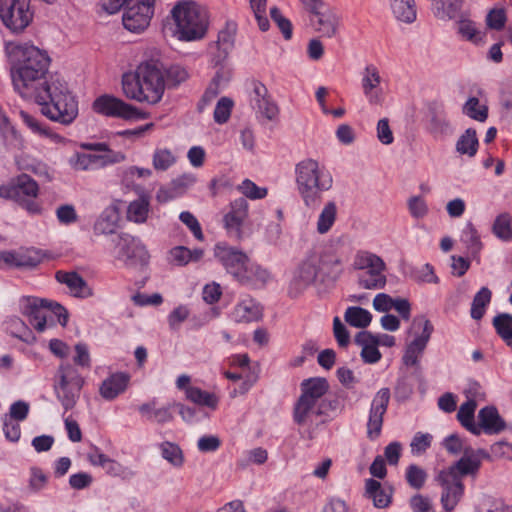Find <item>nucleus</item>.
Listing matches in <instances>:
<instances>
[{"label": "nucleus", "instance_id": "c9c22d12", "mask_svg": "<svg viewBox=\"0 0 512 512\" xmlns=\"http://www.w3.org/2000/svg\"><path fill=\"white\" fill-rule=\"evenodd\" d=\"M365 495L373 501L375 507L386 508L391 503L392 489L390 487H383L377 480L367 479L365 482Z\"/></svg>", "mask_w": 512, "mask_h": 512}, {"label": "nucleus", "instance_id": "f8f14e48", "mask_svg": "<svg viewBox=\"0 0 512 512\" xmlns=\"http://www.w3.org/2000/svg\"><path fill=\"white\" fill-rule=\"evenodd\" d=\"M92 108L97 114L126 121L147 119L149 114L110 94L97 97Z\"/></svg>", "mask_w": 512, "mask_h": 512}, {"label": "nucleus", "instance_id": "c756f323", "mask_svg": "<svg viewBox=\"0 0 512 512\" xmlns=\"http://www.w3.org/2000/svg\"><path fill=\"white\" fill-rule=\"evenodd\" d=\"M252 103L257 112L268 120H273L278 115L276 103L267 95V88L261 83L254 85Z\"/></svg>", "mask_w": 512, "mask_h": 512}, {"label": "nucleus", "instance_id": "de8ad7c7", "mask_svg": "<svg viewBox=\"0 0 512 512\" xmlns=\"http://www.w3.org/2000/svg\"><path fill=\"white\" fill-rule=\"evenodd\" d=\"M463 0H437L435 16L439 19H453L461 10Z\"/></svg>", "mask_w": 512, "mask_h": 512}, {"label": "nucleus", "instance_id": "20e7f679", "mask_svg": "<svg viewBox=\"0 0 512 512\" xmlns=\"http://www.w3.org/2000/svg\"><path fill=\"white\" fill-rule=\"evenodd\" d=\"M295 181L304 205L311 210L320 206L323 194L333 185L331 173L313 159H305L296 165Z\"/></svg>", "mask_w": 512, "mask_h": 512}, {"label": "nucleus", "instance_id": "79ce46f5", "mask_svg": "<svg viewBox=\"0 0 512 512\" xmlns=\"http://www.w3.org/2000/svg\"><path fill=\"white\" fill-rule=\"evenodd\" d=\"M477 404L475 400H468L463 403L457 413V419L461 425L474 435L478 432L477 423L475 422L474 414Z\"/></svg>", "mask_w": 512, "mask_h": 512}, {"label": "nucleus", "instance_id": "49530a36", "mask_svg": "<svg viewBox=\"0 0 512 512\" xmlns=\"http://www.w3.org/2000/svg\"><path fill=\"white\" fill-rule=\"evenodd\" d=\"M337 215V207L334 202H328L322 211L320 212L317 219V232L319 234L327 233L333 226Z\"/></svg>", "mask_w": 512, "mask_h": 512}, {"label": "nucleus", "instance_id": "5fc2aeb1", "mask_svg": "<svg viewBox=\"0 0 512 512\" xmlns=\"http://www.w3.org/2000/svg\"><path fill=\"white\" fill-rule=\"evenodd\" d=\"M234 103L233 101L228 97H222L218 100L216 107L214 109V121L217 124H224L226 123L230 116L233 109Z\"/></svg>", "mask_w": 512, "mask_h": 512}, {"label": "nucleus", "instance_id": "ddd939ff", "mask_svg": "<svg viewBox=\"0 0 512 512\" xmlns=\"http://www.w3.org/2000/svg\"><path fill=\"white\" fill-rule=\"evenodd\" d=\"M0 19L10 31L22 32L33 19L30 0H0Z\"/></svg>", "mask_w": 512, "mask_h": 512}, {"label": "nucleus", "instance_id": "72a5a7b5", "mask_svg": "<svg viewBox=\"0 0 512 512\" xmlns=\"http://www.w3.org/2000/svg\"><path fill=\"white\" fill-rule=\"evenodd\" d=\"M262 316V308L251 297L241 299L232 311V318L236 322H253Z\"/></svg>", "mask_w": 512, "mask_h": 512}, {"label": "nucleus", "instance_id": "9b49d317", "mask_svg": "<svg viewBox=\"0 0 512 512\" xmlns=\"http://www.w3.org/2000/svg\"><path fill=\"white\" fill-rule=\"evenodd\" d=\"M83 385L84 378L72 364L66 362L59 366L55 375L54 392L65 412L74 408Z\"/></svg>", "mask_w": 512, "mask_h": 512}, {"label": "nucleus", "instance_id": "39448f33", "mask_svg": "<svg viewBox=\"0 0 512 512\" xmlns=\"http://www.w3.org/2000/svg\"><path fill=\"white\" fill-rule=\"evenodd\" d=\"M170 15L176 26L177 38L181 41L202 39L208 30L209 15L207 9L192 0L177 2Z\"/></svg>", "mask_w": 512, "mask_h": 512}, {"label": "nucleus", "instance_id": "0e129e2a", "mask_svg": "<svg viewBox=\"0 0 512 512\" xmlns=\"http://www.w3.org/2000/svg\"><path fill=\"white\" fill-rule=\"evenodd\" d=\"M432 443V435L429 433L417 432L410 443L411 453L420 455L424 453Z\"/></svg>", "mask_w": 512, "mask_h": 512}, {"label": "nucleus", "instance_id": "37998d69", "mask_svg": "<svg viewBox=\"0 0 512 512\" xmlns=\"http://www.w3.org/2000/svg\"><path fill=\"white\" fill-rule=\"evenodd\" d=\"M492 292L487 287H482L473 297L470 315L474 320H481L490 304Z\"/></svg>", "mask_w": 512, "mask_h": 512}, {"label": "nucleus", "instance_id": "680f3d73", "mask_svg": "<svg viewBox=\"0 0 512 512\" xmlns=\"http://www.w3.org/2000/svg\"><path fill=\"white\" fill-rule=\"evenodd\" d=\"M250 6L262 31L269 28V21L266 15L267 0H250Z\"/></svg>", "mask_w": 512, "mask_h": 512}, {"label": "nucleus", "instance_id": "a18cd8bd", "mask_svg": "<svg viewBox=\"0 0 512 512\" xmlns=\"http://www.w3.org/2000/svg\"><path fill=\"white\" fill-rule=\"evenodd\" d=\"M462 113L475 121L485 122L488 118V107L472 96L462 106Z\"/></svg>", "mask_w": 512, "mask_h": 512}, {"label": "nucleus", "instance_id": "dca6fc26", "mask_svg": "<svg viewBox=\"0 0 512 512\" xmlns=\"http://www.w3.org/2000/svg\"><path fill=\"white\" fill-rule=\"evenodd\" d=\"M15 190L14 201L30 214H39L41 205L36 201L39 193L37 182L27 174H21L13 179Z\"/></svg>", "mask_w": 512, "mask_h": 512}, {"label": "nucleus", "instance_id": "473e14b6", "mask_svg": "<svg viewBox=\"0 0 512 512\" xmlns=\"http://www.w3.org/2000/svg\"><path fill=\"white\" fill-rule=\"evenodd\" d=\"M329 390V383L323 377L304 379L300 384V396L323 406V397Z\"/></svg>", "mask_w": 512, "mask_h": 512}, {"label": "nucleus", "instance_id": "412c9836", "mask_svg": "<svg viewBox=\"0 0 512 512\" xmlns=\"http://www.w3.org/2000/svg\"><path fill=\"white\" fill-rule=\"evenodd\" d=\"M441 486L440 503L446 512L453 511L464 495V484L461 479L442 471L437 476Z\"/></svg>", "mask_w": 512, "mask_h": 512}, {"label": "nucleus", "instance_id": "f03ea898", "mask_svg": "<svg viewBox=\"0 0 512 512\" xmlns=\"http://www.w3.org/2000/svg\"><path fill=\"white\" fill-rule=\"evenodd\" d=\"M166 87L164 66L159 60H148L138 65L134 72L122 76L124 95L138 102L157 104Z\"/></svg>", "mask_w": 512, "mask_h": 512}, {"label": "nucleus", "instance_id": "393cba45", "mask_svg": "<svg viewBox=\"0 0 512 512\" xmlns=\"http://www.w3.org/2000/svg\"><path fill=\"white\" fill-rule=\"evenodd\" d=\"M271 279L272 275L267 269L248 259L236 281L244 286L262 288Z\"/></svg>", "mask_w": 512, "mask_h": 512}, {"label": "nucleus", "instance_id": "c03bdc74", "mask_svg": "<svg viewBox=\"0 0 512 512\" xmlns=\"http://www.w3.org/2000/svg\"><path fill=\"white\" fill-rule=\"evenodd\" d=\"M404 478L410 488L419 491L425 486L428 473L424 468L413 463L406 467Z\"/></svg>", "mask_w": 512, "mask_h": 512}, {"label": "nucleus", "instance_id": "f3484780", "mask_svg": "<svg viewBox=\"0 0 512 512\" xmlns=\"http://www.w3.org/2000/svg\"><path fill=\"white\" fill-rule=\"evenodd\" d=\"M412 327L422 329V332L416 335L406 347L403 362L407 366H415L418 364L419 357L424 352L434 330L431 322L425 317L415 318Z\"/></svg>", "mask_w": 512, "mask_h": 512}, {"label": "nucleus", "instance_id": "6e6552de", "mask_svg": "<svg viewBox=\"0 0 512 512\" xmlns=\"http://www.w3.org/2000/svg\"><path fill=\"white\" fill-rule=\"evenodd\" d=\"M83 149L94 153L76 152L68 160L70 167L76 171L96 170L108 165L119 163L125 156L121 152H115L104 142L84 143Z\"/></svg>", "mask_w": 512, "mask_h": 512}, {"label": "nucleus", "instance_id": "052dcab7", "mask_svg": "<svg viewBox=\"0 0 512 512\" xmlns=\"http://www.w3.org/2000/svg\"><path fill=\"white\" fill-rule=\"evenodd\" d=\"M105 472L112 477H120L122 479H130L135 473L130 468L122 465L114 459L109 458L103 466Z\"/></svg>", "mask_w": 512, "mask_h": 512}, {"label": "nucleus", "instance_id": "13d9d810", "mask_svg": "<svg viewBox=\"0 0 512 512\" xmlns=\"http://www.w3.org/2000/svg\"><path fill=\"white\" fill-rule=\"evenodd\" d=\"M23 123L34 133L40 136H50V130L38 118L26 111L19 113Z\"/></svg>", "mask_w": 512, "mask_h": 512}, {"label": "nucleus", "instance_id": "423d86ee", "mask_svg": "<svg viewBox=\"0 0 512 512\" xmlns=\"http://www.w3.org/2000/svg\"><path fill=\"white\" fill-rule=\"evenodd\" d=\"M341 260L335 256H308L293 273L288 293L291 297L299 296L322 275L336 277L341 269Z\"/></svg>", "mask_w": 512, "mask_h": 512}, {"label": "nucleus", "instance_id": "cd10ccee", "mask_svg": "<svg viewBox=\"0 0 512 512\" xmlns=\"http://www.w3.org/2000/svg\"><path fill=\"white\" fill-rule=\"evenodd\" d=\"M129 382L130 375L128 373H113L101 383L99 393L105 400H114L127 389Z\"/></svg>", "mask_w": 512, "mask_h": 512}, {"label": "nucleus", "instance_id": "aec40b11", "mask_svg": "<svg viewBox=\"0 0 512 512\" xmlns=\"http://www.w3.org/2000/svg\"><path fill=\"white\" fill-rule=\"evenodd\" d=\"M214 256L235 280L249 259L244 252L225 242H218L214 246Z\"/></svg>", "mask_w": 512, "mask_h": 512}, {"label": "nucleus", "instance_id": "58836bf2", "mask_svg": "<svg viewBox=\"0 0 512 512\" xmlns=\"http://www.w3.org/2000/svg\"><path fill=\"white\" fill-rule=\"evenodd\" d=\"M390 8L395 18L404 23H413L417 12L414 0H389Z\"/></svg>", "mask_w": 512, "mask_h": 512}, {"label": "nucleus", "instance_id": "338daca9", "mask_svg": "<svg viewBox=\"0 0 512 512\" xmlns=\"http://www.w3.org/2000/svg\"><path fill=\"white\" fill-rule=\"evenodd\" d=\"M225 81L226 80L218 71L213 77L206 91L204 92L202 96V102H204L205 104H209L214 98H216L220 93L222 85L224 84Z\"/></svg>", "mask_w": 512, "mask_h": 512}, {"label": "nucleus", "instance_id": "7c9ffc66", "mask_svg": "<svg viewBox=\"0 0 512 512\" xmlns=\"http://www.w3.org/2000/svg\"><path fill=\"white\" fill-rule=\"evenodd\" d=\"M381 78L378 69L374 65L366 66L361 79V86L366 98L370 103H379L382 98L380 88Z\"/></svg>", "mask_w": 512, "mask_h": 512}, {"label": "nucleus", "instance_id": "2eb2a0df", "mask_svg": "<svg viewBox=\"0 0 512 512\" xmlns=\"http://www.w3.org/2000/svg\"><path fill=\"white\" fill-rule=\"evenodd\" d=\"M484 459H490V455L486 450H475L471 447H465L463 456L453 465L441 471L461 480L464 476L475 478Z\"/></svg>", "mask_w": 512, "mask_h": 512}, {"label": "nucleus", "instance_id": "a19ab883", "mask_svg": "<svg viewBox=\"0 0 512 512\" xmlns=\"http://www.w3.org/2000/svg\"><path fill=\"white\" fill-rule=\"evenodd\" d=\"M492 325L503 342L512 348V315L499 313L493 318Z\"/></svg>", "mask_w": 512, "mask_h": 512}, {"label": "nucleus", "instance_id": "5701e85b", "mask_svg": "<svg viewBox=\"0 0 512 512\" xmlns=\"http://www.w3.org/2000/svg\"><path fill=\"white\" fill-rule=\"evenodd\" d=\"M429 132L436 140H446L455 133V127L449 120L443 105L429 107Z\"/></svg>", "mask_w": 512, "mask_h": 512}, {"label": "nucleus", "instance_id": "4c0bfd02", "mask_svg": "<svg viewBox=\"0 0 512 512\" xmlns=\"http://www.w3.org/2000/svg\"><path fill=\"white\" fill-rule=\"evenodd\" d=\"M186 398L194 404L211 410H215L219 404V397L215 393L202 390L196 386L186 388Z\"/></svg>", "mask_w": 512, "mask_h": 512}, {"label": "nucleus", "instance_id": "a878e982", "mask_svg": "<svg viewBox=\"0 0 512 512\" xmlns=\"http://www.w3.org/2000/svg\"><path fill=\"white\" fill-rule=\"evenodd\" d=\"M56 280L68 287L72 296L77 298H88L93 295V290L89 287L86 280L77 272L58 271L55 275Z\"/></svg>", "mask_w": 512, "mask_h": 512}, {"label": "nucleus", "instance_id": "603ef678", "mask_svg": "<svg viewBox=\"0 0 512 512\" xmlns=\"http://www.w3.org/2000/svg\"><path fill=\"white\" fill-rule=\"evenodd\" d=\"M492 231L496 237L503 241L512 240V224L508 214H501L496 217Z\"/></svg>", "mask_w": 512, "mask_h": 512}, {"label": "nucleus", "instance_id": "0eeeda50", "mask_svg": "<svg viewBox=\"0 0 512 512\" xmlns=\"http://www.w3.org/2000/svg\"><path fill=\"white\" fill-rule=\"evenodd\" d=\"M20 309L38 332H44L48 325L54 323L55 318L62 326H65L68 320L67 311L63 306L38 297H23L20 300Z\"/></svg>", "mask_w": 512, "mask_h": 512}, {"label": "nucleus", "instance_id": "e2e57ef3", "mask_svg": "<svg viewBox=\"0 0 512 512\" xmlns=\"http://www.w3.org/2000/svg\"><path fill=\"white\" fill-rule=\"evenodd\" d=\"M333 335L339 348H348L350 333L338 316L333 319Z\"/></svg>", "mask_w": 512, "mask_h": 512}, {"label": "nucleus", "instance_id": "1a4fd4ad", "mask_svg": "<svg viewBox=\"0 0 512 512\" xmlns=\"http://www.w3.org/2000/svg\"><path fill=\"white\" fill-rule=\"evenodd\" d=\"M111 256L126 267H143L149 262L150 255L144 243L128 233L114 235L110 239Z\"/></svg>", "mask_w": 512, "mask_h": 512}, {"label": "nucleus", "instance_id": "f704fd0d", "mask_svg": "<svg viewBox=\"0 0 512 512\" xmlns=\"http://www.w3.org/2000/svg\"><path fill=\"white\" fill-rule=\"evenodd\" d=\"M321 9L317 8L316 11H309L311 13V25L322 36L331 37L337 31L338 18L332 13L321 12Z\"/></svg>", "mask_w": 512, "mask_h": 512}, {"label": "nucleus", "instance_id": "c85d7f7f", "mask_svg": "<svg viewBox=\"0 0 512 512\" xmlns=\"http://www.w3.org/2000/svg\"><path fill=\"white\" fill-rule=\"evenodd\" d=\"M120 223V210L116 205L106 207L94 223L96 235H114Z\"/></svg>", "mask_w": 512, "mask_h": 512}, {"label": "nucleus", "instance_id": "8fccbe9b", "mask_svg": "<svg viewBox=\"0 0 512 512\" xmlns=\"http://www.w3.org/2000/svg\"><path fill=\"white\" fill-rule=\"evenodd\" d=\"M461 241L466 245L472 254H477L482 249L480 235L475 226L468 222L461 234Z\"/></svg>", "mask_w": 512, "mask_h": 512}, {"label": "nucleus", "instance_id": "69168bd1", "mask_svg": "<svg viewBox=\"0 0 512 512\" xmlns=\"http://www.w3.org/2000/svg\"><path fill=\"white\" fill-rule=\"evenodd\" d=\"M507 21L506 12L503 8H494L486 16V24L489 28L500 31Z\"/></svg>", "mask_w": 512, "mask_h": 512}, {"label": "nucleus", "instance_id": "2f4dec72", "mask_svg": "<svg viewBox=\"0 0 512 512\" xmlns=\"http://www.w3.org/2000/svg\"><path fill=\"white\" fill-rule=\"evenodd\" d=\"M323 413L322 405L314 401L299 396L294 404L293 420L298 425H304L312 422L314 417Z\"/></svg>", "mask_w": 512, "mask_h": 512}, {"label": "nucleus", "instance_id": "e433bc0d", "mask_svg": "<svg viewBox=\"0 0 512 512\" xmlns=\"http://www.w3.org/2000/svg\"><path fill=\"white\" fill-rule=\"evenodd\" d=\"M479 148V140L476 130L474 128L466 129L458 138L455 144V150L460 155H465L469 158L477 154Z\"/></svg>", "mask_w": 512, "mask_h": 512}, {"label": "nucleus", "instance_id": "a211bd4d", "mask_svg": "<svg viewBox=\"0 0 512 512\" xmlns=\"http://www.w3.org/2000/svg\"><path fill=\"white\" fill-rule=\"evenodd\" d=\"M42 252L35 248L0 251V268L32 269L41 263Z\"/></svg>", "mask_w": 512, "mask_h": 512}, {"label": "nucleus", "instance_id": "ea45409f", "mask_svg": "<svg viewBox=\"0 0 512 512\" xmlns=\"http://www.w3.org/2000/svg\"><path fill=\"white\" fill-rule=\"evenodd\" d=\"M150 202L147 196H141L129 203L127 219L131 222L142 224L146 222L149 213Z\"/></svg>", "mask_w": 512, "mask_h": 512}, {"label": "nucleus", "instance_id": "6ab92c4d", "mask_svg": "<svg viewBox=\"0 0 512 512\" xmlns=\"http://www.w3.org/2000/svg\"><path fill=\"white\" fill-rule=\"evenodd\" d=\"M390 396L389 388H381L373 397L367 423V437L370 440L377 439L381 434L383 416L387 411Z\"/></svg>", "mask_w": 512, "mask_h": 512}, {"label": "nucleus", "instance_id": "4d7b16f0", "mask_svg": "<svg viewBox=\"0 0 512 512\" xmlns=\"http://www.w3.org/2000/svg\"><path fill=\"white\" fill-rule=\"evenodd\" d=\"M459 33L467 40L480 44L484 40L485 34L480 31L476 24L471 21H462L459 26Z\"/></svg>", "mask_w": 512, "mask_h": 512}, {"label": "nucleus", "instance_id": "9d476101", "mask_svg": "<svg viewBox=\"0 0 512 512\" xmlns=\"http://www.w3.org/2000/svg\"><path fill=\"white\" fill-rule=\"evenodd\" d=\"M385 262L379 256L366 251H359L354 256V270H357V284L360 288L376 290L382 289L386 285V276L384 271Z\"/></svg>", "mask_w": 512, "mask_h": 512}, {"label": "nucleus", "instance_id": "3c124183", "mask_svg": "<svg viewBox=\"0 0 512 512\" xmlns=\"http://www.w3.org/2000/svg\"><path fill=\"white\" fill-rule=\"evenodd\" d=\"M162 457L175 467H181L184 462V457L180 447L172 442H163L160 445Z\"/></svg>", "mask_w": 512, "mask_h": 512}, {"label": "nucleus", "instance_id": "bb28decb", "mask_svg": "<svg viewBox=\"0 0 512 512\" xmlns=\"http://www.w3.org/2000/svg\"><path fill=\"white\" fill-rule=\"evenodd\" d=\"M354 343L361 347L360 356L364 363L375 364L382 355L378 349L376 335L369 331H361L354 337Z\"/></svg>", "mask_w": 512, "mask_h": 512}, {"label": "nucleus", "instance_id": "864d4df0", "mask_svg": "<svg viewBox=\"0 0 512 512\" xmlns=\"http://www.w3.org/2000/svg\"><path fill=\"white\" fill-rule=\"evenodd\" d=\"M190 316V309L187 305H178L167 316V323L171 330H179L182 323Z\"/></svg>", "mask_w": 512, "mask_h": 512}, {"label": "nucleus", "instance_id": "b1692460", "mask_svg": "<svg viewBox=\"0 0 512 512\" xmlns=\"http://www.w3.org/2000/svg\"><path fill=\"white\" fill-rule=\"evenodd\" d=\"M478 432L474 435L479 436L481 433L487 435L499 434L506 429V422L500 416L498 410L494 406H486L478 412Z\"/></svg>", "mask_w": 512, "mask_h": 512}, {"label": "nucleus", "instance_id": "774afa93", "mask_svg": "<svg viewBox=\"0 0 512 512\" xmlns=\"http://www.w3.org/2000/svg\"><path fill=\"white\" fill-rule=\"evenodd\" d=\"M412 512H436L431 500L421 494H415L409 499Z\"/></svg>", "mask_w": 512, "mask_h": 512}, {"label": "nucleus", "instance_id": "7ed1b4c3", "mask_svg": "<svg viewBox=\"0 0 512 512\" xmlns=\"http://www.w3.org/2000/svg\"><path fill=\"white\" fill-rule=\"evenodd\" d=\"M30 101H34L40 106L42 115L63 125L71 124L78 115L76 97L60 77L52 79Z\"/></svg>", "mask_w": 512, "mask_h": 512}, {"label": "nucleus", "instance_id": "09e8293b", "mask_svg": "<svg viewBox=\"0 0 512 512\" xmlns=\"http://www.w3.org/2000/svg\"><path fill=\"white\" fill-rule=\"evenodd\" d=\"M177 161L176 155L167 148L155 149L152 157V164L157 171H166Z\"/></svg>", "mask_w": 512, "mask_h": 512}, {"label": "nucleus", "instance_id": "f257e3e1", "mask_svg": "<svg viewBox=\"0 0 512 512\" xmlns=\"http://www.w3.org/2000/svg\"><path fill=\"white\" fill-rule=\"evenodd\" d=\"M6 52L13 89L25 100H30L57 77L49 74L51 59L47 52L32 44L10 43Z\"/></svg>", "mask_w": 512, "mask_h": 512}, {"label": "nucleus", "instance_id": "bf43d9fd", "mask_svg": "<svg viewBox=\"0 0 512 512\" xmlns=\"http://www.w3.org/2000/svg\"><path fill=\"white\" fill-rule=\"evenodd\" d=\"M410 215L415 219H422L428 215L429 208L422 196H411L407 201Z\"/></svg>", "mask_w": 512, "mask_h": 512}, {"label": "nucleus", "instance_id": "6e6d98bb", "mask_svg": "<svg viewBox=\"0 0 512 512\" xmlns=\"http://www.w3.org/2000/svg\"><path fill=\"white\" fill-rule=\"evenodd\" d=\"M238 190L247 198L251 200L263 199L267 196L268 190L265 187L257 186L250 179H245L238 186Z\"/></svg>", "mask_w": 512, "mask_h": 512}, {"label": "nucleus", "instance_id": "4468645a", "mask_svg": "<svg viewBox=\"0 0 512 512\" xmlns=\"http://www.w3.org/2000/svg\"><path fill=\"white\" fill-rule=\"evenodd\" d=\"M156 0H136L127 7L122 16L124 27L134 33L144 31L154 15Z\"/></svg>", "mask_w": 512, "mask_h": 512}, {"label": "nucleus", "instance_id": "4be33fe9", "mask_svg": "<svg viewBox=\"0 0 512 512\" xmlns=\"http://www.w3.org/2000/svg\"><path fill=\"white\" fill-rule=\"evenodd\" d=\"M249 205L245 198L235 199L230 203L229 211L223 217L224 228L228 235L240 237L242 226L248 217Z\"/></svg>", "mask_w": 512, "mask_h": 512}]
</instances>
